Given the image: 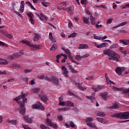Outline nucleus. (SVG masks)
<instances>
[{"label":"nucleus","instance_id":"59","mask_svg":"<svg viewBox=\"0 0 129 129\" xmlns=\"http://www.w3.org/2000/svg\"><path fill=\"white\" fill-rule=\"evenodd\" d=\"M50 126H53L54 128H58V126L56 124L52 123Z\"/></svg>","mask_w":129,"mask_h":129},{"label":"nucleus","instance_id":"41","mask_svg":"<svg viewBox=\"0 0 129 129\" xmlns=\"http://www.w3.org/2000/svg\"><path fill=\"white\" fill-rule=\"evenodd\" d=\"M91 121H93V118L92 117H87L86 119V122H91Z\"/></svg>","mask_w":129,"mask_h":129},{"label":"nucleus","instance_id":"44","mask_svg":"<svg viewBox=\"0 0 129 129\" xmlns=\"http://www.w3.org/2000/svg\"><path fill=\"white\" fill-rule=\"evenodd\" d=\"M40 107H41V106L37 104L32 105V108H34L35 109H38V108H40Z\"/></svg>","mask_w":129,"mask_h":129},{"label":"nucleus","instance_id":"49","mask_svg":"<svg viewBox=\"0 0 129 129\" xmlns=\"http://www.w3.org/2000/svg\"><path fill=\"white\" fill-rule=\"evenodd\" d=\"M76 59L77 60H78V61H80V60H81V59H82V56H80L79 55H76Z\"/></svg>","mask_w":129,"mask_h":129},{"label":"nucleus","instance_id":"51","mask_svg":"<svg viewBox=\"0 0 129 129\" xmlns=\"http://www.w3.org/2000/svg\"><path fill=\"white\" fill-rule=\"evenodd\" d=\"M22 126H23V128H24V129H31V128L27 125H25L24 124H22Z\"/></svg>","mask_w":129,"mask_h":129},{"label":"nucleus","instance_id":"8","mask_svg":"<svg viewBox=\"0 0 129 129\" xmlns=\"http://www.w3.org/2000/svg\"><path fill=\"white\" fill-rule=\"evenodd\" d=\"M66 6H67V4L66 2H62L59 4L57 6V10H63V11H65V9H66Z\"/></svg>","mask_w":129,"mask_h":129},{"label":"nucleus","instance_id":"10","mask_svg":"<svg viewBox=\"0 0 129 129\" xmlns=\"http://www.w3.org/2000/svg\"><path fill=\"white\" fill-rule=\"evenodd\" d=\"M39 97L41 99V100H42V101H43V102H47V101H48V100L47 96L43 94H39Z\"/></svg>","mask_w":129,"mask_h":129},{"label":"nucleus","instance_id":"17","mask_svg":"<svg viewBox=\"0 0 129 129\" xmlns=\"http://www.w3.org/2000/svg\"><path fill=\"white\" fill-rule=\"evenodd\" d=\"M68 67L69 69L71 70V72H73V73H78V71L75 70L71 63H68Z\"/></svg>","mask_w":129,"mask_h":129},{"label":"nucleus","instance_id":"26","mask_svg":"<svg viewBox=\"0 0 129 129\" xmlns=\"http://www.w3.org/2000/svg\"><path fill=\"white\" fill-rule=\"evenodd\" d=\"M121 68L117 67L115 69V72L117 73V74H118V75H121Z\"/></svg>","mask_w":129,"mask_h":129},{"label":"nucleus","instance_id":"15","mask_svg":"<svg viewBox=\"0 0 129 129\" xmlns=\"http://www.w3.org/2000/svg\"><path fill=\"white\" fill-rule=\"evenodd\" d=\"M101 96L102 97L103 100H105V101H107V99H108V98L109 96H108V93L107 92H104V93H101L100 94Z\"/></svg>","mask_w":129,"mask_h":129},{"label":"nucleus","instance_id":"25","mask_svg":"<svg viewBox=\"0 0 129 129\" xmlns=\"http://www.w3.org/2000/svg\"><path fill=\"white\" fill-rule=\"evenodd\" d=\"M64 11H66L68 13H71V12L74 11V7H70L69 8H65Z\"/></svg>","mask_w":129,"mask_h":129},{"label":"nucleus","instance_id":"46","mask_svg":"<svg viewBox=\"0 0 129 129\" xmlns=\"http://www.w3.org/2000/svg\"><path fill=\"white\" fill-rule=\"evenodd\" d=\"M127 24V21H124L123 22L121 23L120 24H118L119 27H123V26H125Z\"/></svg>","mask_w":129,"mask_h":129},{"label":"nucleus","instance_id":"38","mask_svg":"<svg viewBox=\"0 0 129 129\" xmlns=\"http://www.w3.org/2000/svg\"><path fill=\"white\" fill-rule=\"evenodd\" d=\"M46 122H47V125L48 126H51V125L52 124V121L49 119V118H46Z\"/></svg>","mask_w":129,"mask_h":129},{"label":"nucleus","instance_id":"55","mask_svg":"<svg viewBox=\"0 0 129 129\" xmlns=\"http://www.w3.org/2000/svg\"><path fill=\"white\" fill-rule=\"evenodd\" d=\"M70 126H71V127H72L73 128H74V127H75V125L74 124V122L71 121L70 123Z\"/></svg>","mask_w":129,"mask_h":129},{"label":"nucleus","instance_id":"53","mask_svg":"<svg viewBox=\"0 0 129 129\" xmlns=\"http://www.w3.org/2000/svg\"><path fill=\"white\" fill-rule=\"evenodd\" d=\"M88 3V1L87 0H82L81 2V4L82 5H86Z\"/></svg>","mask_w":129,"mask_h":129},{"label":"nucleus","instance_id":"57","mask_svg":"<svg viewBox=\"0 0 129 129\" xmlns=\"http://www.w3.org/2000/svg\"><path fill=\"white\" fill-rule=\"evenodd\" d=\"M68 93L69 95H71V96H73L74 95V93H73L71 91H68Z\"/></svg>","mask_w":129,"mask_h":129},{"label":"nucleus","instance_id":"45","mask_svg":"<svg viewBox=\"0 0 129 129\" xmlns=\"http://www.w3.org/2000/svg\"><path fill=\"white\" fill-rule=\"evenodd\" d=\"M40 128H41V129H51V128H50V127H49L48 126H46V125H45L44 124L40 125Z\"/></svg>","mask_w":129,"mask_h":129},{"label":"nucleus","instance_id":"63","mask_svg":"<svg viewBox=\"0 0 129 129\" xmlns=\"http://www.w3.org/2000/svg\"><path fill=\"white\" fill-rule=\"evenodd\" d=\"M112 23V19H109L107 21V24H111Z\"/></svg>","mask_w":129,"mask_h":129},{"label":"nucleus","instance_id":"18","mask_svg":"<svg viewBox=\"0 0 129 129\" xmlns=\"http://www.w3.org/2000/svg\"><path fill=\"white\" fill-rule=\"evenodd\" d=\"M82 83L81 84L80 83H76L75 85L78 87V88L80 90H82V91H84V90H86V87H84L81 86Z\"/></svg>","mask_w":129,"mask_h":129},{"label":"nucleus","instance_id":"31","mask_svg":"<svg viewBox=\"0 0 129 129\" xmlns=\"http://www.w3.org/2000/svg\"><path fill=\"white\" fill-rule=\"evenodd\" d=\"M87 125L89 126L91 128H95L96 125L94 123H87Z\"/></svg>","mask_w":129,"mask_h":129},{"label":"nucleus","instance_id":"1","mask_svg":"<svg viewBox=\"0 0 129 129\" xmlns=\"http://www.w3.org/2000/svg\"><path fill=\"white\" fill-rule=\"evenodd\" d=\"M26 97V94H22L13 99L14 101H16L20 106V112L22 115H25L26 113V108L25 105L27 102L28 99Z\"/></svg>","mask_w":129,"mask_h":129},{"label":"nucleus","instance_id":"64","mask_svg":"<svg viewBox=\"0 0 129 129\" xmlns=\"http://www.w3.org/2000/svg\"><path fill=\"white\" fill-rule=\"evenodd\" d=\"M129 8V4H126L124 6L122 7V9H127Z\"/></svg>","mask_w":129,"mask_h":129},{"label":"nucleus","instance_id":"60","mask_svg":"<svg viewBox=\"0 0 129 129\" xmlns=\"http://www.w3.org/2000/svg\"><path fill=\"white\" fill-rule=\"evenodd\" d=\"M6 45V43L0 41V46H3V47H5Z\"/></svg>","mask_w":129,"mask_h":129},{"label":"nucleus","instance_id":"29","mask_svg":"<svg viewBox=\"0 0 129 129\" xmlns=\"http://www.w3.org/2000/svg\"><path fill=\"white\" fill-rule=\"evenodd\" d=\"M31 92L32 93H38V92H40V88H33L31 89Z\"/></svg>","mask_w":129,"mask_h":129},{"label":"nucleus","instance_id":"24","mask_svg":"<svg viewBox=\"0 0 129 129\" xmlns=\"http://www.w3.org/2000/svg\"><path fill=\"white\" fill-rule=\"evenodd\" d=\"M88 45L87 44H80L79 46V49H88Z\"/></svg>","mask_w":129,"mask_h":129},{"label":"nucleus","instance_id":"19","mask_svg":"<svg viewBox=\"0 0 129 129\" xmlns=\"http://www.w3.org/2000/svg\"><path fill=\"white\" fill-rule=\"evenodd\" d=\"M94 96H95V93H93L90 96H86V98H88V99L91 100V102H92V101H94L95 99Z\"/></svg>","mask_w":129,"mask_h":129},{"label":"nucleus","instance_id":"4","mask_svg":"<svg viewBox=\"0 0 129 129\" xmlns=\"http://www.w3.org/2000/svg\"><path fill=\"white\" fill-rule=\"evenodd\" d=\"M112 117H116V118H120V119H129V112H125L122 113H116L112 115Z\"/></svg>","mask_w":129,"mask_h":129},{"label":"nucleus","instance_id":"62","mask_svg":"<svg viewBox=\"0 0 129 129\" xmlns=\"http://www.w3.org/2000/svg\"><path fill=\"white\" fill-rule=\"evenodd\" d=\"M6 37H7V38H9V39H11L13 38V35H12L11 34H7Z\"/></svg>","mask_w":129,"mask_h":129},{"label":"nucleus","instance_id":"37","mask_svg":"<svg viewBox=\"0 0 129 129\" xmlns=\"http://www.w3.org/2000/svg\"><path fill=\"white\" fill-rule=\"evenodd\" d=\"M83 21L86 25H89V20L85 17L83 18Z\"/></svg>","mask_w":129,"mask_h":129},{"label":"nucleus","instance_id":"2","mask_svg":"<svg viewBox=\"0 0 129 129\" xmlns=\"http://www.w3.org/2000/svg\"><path fill=\"white\" fill-rule=\"evenodd\" d=\"M103 53L104 55H107L108 57H109L108 59L110 61H115L116 62H119V59H120V55L116 53V52L111 50L110 49H105L103 51Z\"/></svg>","mask_w":129,"mask_h":129},{"label":"nucleus","instance_id":"13","mask_svg":"<svg viewBox=\"0 0 129 129\" xmlns=\"http://www.w3.org/2000/svg\"><path fill=\"white\" fill-rule=\"evenodd\" d=\"M24 10H25V1H22L21 2V6L20 7L19 11L21 13H24Z\"/></svg>","mask_w":129,"mask_h":129},{"label":"nucleus","instance_id":"35","mask_svg":"<svg viewBox=\"0 0 129 129\" xmlns=\"http://www.w3.org/2000/svg\"><path fill=\"white\" fill-rule=\"evenodd\" d=\"M90 20L91 21V25H92L93 26H94V25H95V23H94V20H95V18L93 17V16H92V15H91L90 17Z\"/></svg>","mask_w":129,"mask_h":129},{"label":"nucleus","instance_id":"48","mask_svg":"<svg viewBox=\"0 0 129 129\" xmlns=\"http://www.w3.org/2000/svg\"><path fill=\"white\" fill-rule=\"evenodd\" d=\"M101 36H97L95 35V34H94V39L95 40H101Z\"/></svg>","mask_w":129,"mask_h":129},{"label":"nucleus","instance_id":"27","mask_svg":"<svg viewBox=\"0 0 129 129\" xmlns=\"http://www.w3.org/2000/svg\"><path fill=\"white\" fill-rule=\"evenodd\" d=\"M7 122H8V123H11L12 124H13L14 125H16L17 123H18L17 120H14V119H12L11 120H8L7 121Z\"/></svg>","mask_w":129,"mask_h":129},{"label":"nucleus","instance_id":"58","mask_svg":"<svg viewBox=\"0 0 129 129\" xmlns=\"http://www.w3.org/2000/svg\"><path fill=\"white\" fill-rule=\"evenodd\" d=\"M117 46L115 44H112L111 46H110V49H114V48H116Z\"/></svg>","mask_w":129,"mask_h":129},{"label":"nucleus","instance_id":"52","mask_svg":"<svg viewBox=\"0 0 129 129\" xmlns=\"http://www.w3.org/2000/svg\"><path fill=\"white\" fill-rule=\"evenodd\" d=\"M44 80H46V81H48L49 82H50L51 80V77H50V78H49L47 76L44 77Z\"/></svg>","mask_w":129,"mask_h":129},{"label":"nucleus","instance_id":"7","mask_svg":"<svg viewBox=\"0 0 129 129\" xmlns=\"http://www.w3.org/2000/svg\"><path fill=\"white\" fill-rule=\"evenodd\" d=\"M27 16L29 17V21L31 22V24L34 25V24H35V22H34V17H35V16L33 14V13L29 12L27 14Z\"/></svg>","mask_w":129,"mask_h":129},{"label":"nucleus","instance_id":"21","mask_svg":"<svg viewBox=\"0 0 129 129\" xmlns=\"http://www.w3.org/2000/svg\"><path fill=\"white\" fill-rule=\"evenodd\" d=\"M9 62H8L6 59L0 58V65H8Z\"/></svg>","mask_w":129,"mask_h":129},{"label":"nucleus","instance_id":"14","mask_svg":"<svg viewBox=\"0 0 129 129\" xmlns=\"http://www.w3.org/2000/svg\"><path fill=\"white\" fill-rule=\"evenodd\" d=\"M61 70L62 71V74L65 76V77H67L68 76V71L67 70V68L65 66L61 67Z\"/></svg>","mask_w":129,"mask_h":129},{"label":"nucleus","instance_id":"32","mask_svg":"<svg viewBox=\"0 0 129 129\" xmlns=\"http://www.w3.org/2000/svg\"><path fill=\"white\" fill-rule=\"evenodd\" d=\"M97 115H98V116H101V117H103L105 116V113H104V112L99 111L97 112Z\"/></svg>","mask_w":129,"mask_h":129},{"label":"nucleus","instance_id":"9","mask_svg":"<svg viewBox=\"0 0 129 129\" xmlns=\"http://www.w3.org/2000/svg\"><path fill=\"white\" fill-rule=\"evenodd\" d=\"M52 83L56 86L59 85V79H57L54 76H51V80L50 81Z\"/></svg>","mask_w":129,"mask_h":129},{"label":"nucleus","instance_id":"28","mask_svg":"<svg viewBox=\"0 0 129 129\" xmlns=\"http://www.w3.org/2000/svg\"><path fill=\"white\" fill-rule=\"evenodd\" d=\"M34 35H35V36L33 37L34 42L39 41V39H40V35H38L37 33H34Z\"/></svg>","mask_w":129,"mask_h":129},{"label":"nucleus","instance_id":"43","mask_svg":"<svg viewBox=\"0 0 129 129\" xmlns=\"http://www.w3.org/2000/svg\"><path fill=\"white\" fill-rule=\"evenodd\" d=\"M57 119L59 120V121H62L63 120V116L61 115L60 114L57 115Z\"/></svg>","mask_w":129,"mask_h":129},{"label":"nucleus","instance_id":"23","mask_svg":"<svg viewBox=\"0 0 129 129\" xmlns=\"http://www.w3.org/2000/svg\"><path fill=\"white\" fill-rule=\"evenodd\" d=\"M61 50H62V51H64V52H65V53L68 55V56H70V55H71V52H70V50H69V49H66L64 47H61Z\"/></svg>","mask_w":129,"mask_h":129},{"label":"nucleus","instance_id":"54","mask_svg":"<svg viewBox=\"0 0 129 129\" xmlns=\"http://www.w3.org/2000/svg\"><path fill=\"white\" fill-rule=\"evenodd\" d=\"M59 104L61 105V106H65L66 103L65 102H59Z\"/></svg>","mask_w":129,"mask_h":129},{"label":"nucleus","instance_id":"20","mask_svg":"<svg viewBox=\"0 0 129 129\" xmlns=\"http://www.w3.org/2000/svg\"><path fill=\"white\" fill-rule=\"evenodd\" d=\"M97 120L99 121V122H101V123H107V122H108V121L105 120L104 119L100 117H97Z\"/></svg>","mask_w":129,"mask_h":129},{"label":"nucleus","instance_id":"30","mask_svg":"<svg viewBox=\"0 0 129 129\" xmlns=\"http://www.w3.org/2000/svg\"><path fill=\"white\" fill-rule=\"evenodd\" d=\"M39 19L41 21H44V20H46V21H47V20H48V17L45 16L43 14L40 13V17Z\"/></svg>","mask_w":129,"mask_h":129},{"label":"nucleus","instance_id":"11","mask_svg":"<svg viewBox=\"0 0 129 129\" xmlns=\"http://www.w3.org/2000/svg\"><path fill=\"white\" fill-rule=\"evenodd\" d=\"M92 89H93L95 92H97V91H99V90L104 89V87L102 85H97L96 88L92 87Z\"/></svg>","mask_w":129,"mask_h":129},{"label":"nucleus","instance_id":"39","mask_svg":"<svg viewBox=\"0 0 129 129\" xmlns=\"http://www.w3.org/2000/svg\"><path fill=\"white\" fill-rule=\"evenodd\" d=\"M77 36V33L74 32L69 35L68 38H75Z\"/></svg>","mask_w":129,"mask_h":129},{"label":"nucleus","instance_id":"33","mask_svg":"<svg viewBox=\"0 0 129 129\" xmlns=\"http://www.w3.org/2000/svg\"><path fill=\"white\" fill-rule=\"evenodd\" d=\"M125 41L120 39L119 40V42H120V43H122V44H123V45H124L125 46H126L127 45H129V42H127V40H126Z\"/></svg>","mask_w":129,"mask_h":129},{"label":"nucleus","instance_id":"56","mask_svg":"<svg viewBox=\"0 0 129 129\" xmlns=\"http://www.w3.org/2000/svg\"><path fill=\"white\" fill-rule=\"evenodd\" d=\"M73 25L72 24V22L71 21H70L68 24V26L69 29H71L73 27Z\"/></svg>","mask_w":129,"mask_h":129},{"label":"nucleus","instance_id":"36","mask_svg":"<svg viewBox=\"0 0 129 129\" xmlns=\"http://www.w3.org/2000/svg\"><path fill=\"white\" fill-rule=\"evenodd\" d=\"M58 48L57 44H54L52 45V47L50 48V51H55Z\"/></svg>","mask_w":129,"mask_h":129},{"label":"nucleus","instance_id":"12","mask_svg":"<svg viewBox=\"0 0 129 129\" xmlns=\"http://www.w3.org/2000/svg\"><path fill=\"white\" fill-rule=\"evenodd\" d=\"M24 120L28 122V123H33V117H29V116H25L24 117Z\"/></svg>","mask_w":129,"mask_h":129},{"label":"nucleus","instance_id":"50","mask_svg":"<svg viewBox=\"0 0 129 129\" xmlns=\"http://www.w3.org/2000/svg\"><path fill=\"white\" fill-rule=\"evenodd\" d=\"M14 13L16 14L20 18H23V15H22V14H20V13H19V12L14 11Z\"/></svg>","mask_w":129,"mask_h":129},{"label":"nucleus","instance_id":"34","mask_svg":"<svg viewBox=\"0 0 129 129\" xmlns=\"http://www.w3.org/2000/svg\"><path fill=\"white\" fill-rule=\"evenodd\" d=\"M10 67L11 68H20V67H21V66L20 64L13 63L11 65Z\"/></svg>","mask_w":129,"mask_h":129},{"label":"nucleus","instance_id":"40","mask_svg":"<svg viewBox=\"0 0 129 129\" xmlns=\"http://www.w3.org/2000/svg\"><path fill=\"white\" fill-rule=\"evenodd\" d=\"M70 109V108L67 107V108H58V110H60L61 111H67V110H69Z\"/></svg>","mask_w":129,"mask_h":129},{"label":"nucleus","instance_id":"5","mask_svg":"<svg viewBox=\"0 0 129 129\" xmlns=\"http://www.w3.org/2000/svg\"><path fill=\"white\" fill-rule=\"evenodd\" d=\"M112 89H114L115 91H123L122 94H126V93H129V88L123 89V88H117L115 86L112 87Z\"/></svg>","mask_w":129,"mask_h":129},{"label":"nucleus","instance_id":"3","mask_svg":"<svg viewBox=\"0 0 129 129\" xmlns=\"http://www.w3.org/2000/svg\"><path fill=\"white\" fill-rule=\"evenodd\" d=\"M21 43H22V44H25V45H28V46H30V47H31L30 49L32 51H36V50H39L42 48V45H41V44H33L28 40H22Z\"/></svg>","mask_w":129,"mask_h":129},{"label":"nucleus","instance_id":"6","mask_svg":"<svg viewBox=\"0 0 129 129\" xmlns=\"http://www.w3.org/2000/svg\"><path fill=\"white\" fill-rule=\"evenodd\" d=\"M22 55H24V52L23 50H21L19 53L13 54L12 55L9 56V59L10 60H14L15 58H19V57H21Z\"/></svg>","mask_w":129,"mask_h":129},{"label":"nucleus","instance_id":"22","mask_svg":"<svg viewBox=\"0 0 129 129\" xmlns=\"http://www.w3.org/2000/svg\"><path fill=\"white\" fill-rule=\"evenodd\" d=\"M119 106L117 104L115 103L113 106L108 107V109H117V108H119Z\"/></svg>","mask_w":129,"mask_h":129},{"label":"nucleus","instance_id":"61","mask_svg":"<svg viewBox=\"0 0 129 129\" xmlns=\"http://www.w3.org/2000/svg\"><path fill=\"white\" fill-rule=\"evenodd\" d=\"M62 56H63V53H61V54H58L56 56V59H60V57H62Z\"/></svg>","mask_w":129,"mask_h":129},{"label":"nucleus","instance_id":"47","mask_svg":"<svg viewBox=\"0 0 129 129\" xmlns=\"http://www.w3.org/2000/svg\"><path fill=\"white\" fill-rule=\"evenodd\" d=\"M41 4L42 6H43V7H45V8H47V7L49 6V3L47 2H42Z\"/></svg>","mask_w":129,"mask_h":129},{"label":"nucleus","instance_id":"42","mask_svg":"<svg viewBox=\"0 0 129 129\" xmlns=\"http://www.w3.org/2000/svg\"><path fill=\"white\" fill-rule=\"evenodd\" d=\"M67 105H68V106L73 107L74 106V103L70 101H68L67 102Z\"/></svg>","mask_w":129,"mask_h":129},{"label":"nucleus","instance_id":"16","mask_svg":"<svg viewBox=\"0 0 129 129\" xmlns=\"http://www.w3.org/2000/svg\"><path fill=\"white\" fill-rule=\"evenodd\" d=\"M95 46L97 47V48H104V47H106L107 43L104 42L101 44H98V43H96V42H93Z\"/></svg>","mask_w":129,"mask_h":129}]
</instances>
